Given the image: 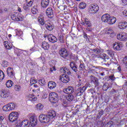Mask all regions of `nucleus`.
Returning a JSON list of instances; mask_svg holds the SVG:
<instances>
[{
  "mask_svg": "<svg viewBox=\"0 0 127 127\" xmlns=\"http://www.w3.org/2000/svg\"><path fill=\"white\" fill-rule=\"evenodd\" d=\"M55 117H56V112L54 110H50L48 111L47 115H40L39 117V120L41 123L47 124L51 120L54 119Z\"/></svg>",
  "mask_w": 127,
  "mask_h": 127,
  "instance_id": "1",
  "label": "nucleus"
},
{
  "mask_svg": "<svg viewBox=\"0 0 127 127\" xmlns=\"http://www.w3.org/2000/svg\"><path fill=\"white\" fill-rule=\"evenodd\" d=\"M16 108V105L14 103H9L4 105L2 107V110L4 112H9V111H14Z\"/></svg>",
  "mask_w": 127,
  "mask_h": 127,
  "instance_id": "2",
  "label": "nucleus"
},
{
  "mask_svg": "<svg viewBox=\"0 0 127 127\" xmlns=\"http://www.w3.org/2000/svg\"><path fill=\"white\" fill-rule=\"evenodd\" d=\"M18 113L17 112H12L10 113L8 116V119L11 123H13L18 119Z\"/></svg>",
  "mask_w": 127,
  "mask_h": 127,
  "instance_id": "3",
  "label": "nucleus"
},
{
  "mask_svg": "<svg viewBox=\"0 0 127 127\" xmlns=\"http://www.w3.org/2000/svg\"><path fill=\"white\" fill-rule=\"evenodd\" d=\"M58 94L55 92H52L49 94V100L51 103L55 104L58 102Z\"/></svg>",
  "mask_w": 127,
  "mask_h": 127,
  "instance_id": "4",
  "label": "nucleus"
},
{
  "mask_svg": "<svg viewBox=\"0 0 127 127\" xmlns=\"http://www.w3.org/2000/svg\"><path fill=\"white\" fill-rule=\"evenodd\" d=\"M99 10V6L97 4H92L89 6L88 11L90 13H96Z\"/></svg>",
  "mask_w": 127,
  "mask_h": 127,
  "instance_id": "5",
  "label": "nucleus"
},
{
  "mask_svg": "<svg viewBox=\"0 0 127 127\" xmlns=\"http://www.w3.org/2000/svg\"><path fill=\"white\" fill-rule=\"evenodd\" d=\"M59 54L61 57H62V58H64V59H66L67 57H68V55H69V53H68L67 50L64 48H63L60 50Z\"/></svg>",
  "mask_w": 127,
  "mask_h": 127,
  "instance_id": "6",
  "label": "nucleus"
},
{
  "mask_svg": "<svg viewBox=\"0 0 127 127\" xmlns=\"http://www.w3.org/2000/svg\"><path fill=\"white\" fill-rule=\"evenodd\" d=\"M117 39L121 41H127V34L125 32L120 33L117 35Z\"/></svg>",
  "mask_w": 127,
  "mask_h": 127,
  "instance_id": "7",
  "label": "nucleus"
},
{
  "mask_svg": "<svg viewBox=\"0 0 127 127\" xmlns=\"http://www.w3.org/2000/svg\"><path fill=\"white\" fill-rule=\"evenodd\" d=\"M6 73L8 77L10 78H13V77H14V71L13 68L11 67H8L7 68Z\"/></svg>",
  "mask_w": 127,
  "mask_h": 127,
  "instance_id": "8",
  "label": "nucleus"
},
{
  "mask_svg": "<svg viewBox=\"0 0 127 127\" xmlns=\"http://www.w3.org/2000/svg\"><path fill=\"white\" fill-rule=\"evenodd\" d=\"M34 0H26V4H24L23 8L24 9H27V8L32 6Z\"/></svg>",
  "mask_w": 127,
  "mask_h": 127,
  "instance_id": "9",
  "label": "nucleus"
},
{
  "mask_svg": "<svg viewBox=\"0 0 127 127\" xmlns=\"http://www.w3.org/2000/svg\"><path fill=\"white\" fill-rule=\"evenodd\" d=\"M30 123L32 127H35L37 125V118L34 116L30 118Z\"/></svg>",
  "mask_w": 127,
  "mask_h": 127,
  "instance_id": "10",
  "label": "nucleus"
},
{
  "mask_svg": "<svg viewBox=\"0 0 127 127\" xmlns=\"http://www.w3.org/2000/svg\"><path fill=\"white\" fill-rule=\"evenodd\" d=\"M113 47L115 50L120 51L123 48V44L122 43L115 42L113 44Z\"/></svg>",
  "mask_w": 127,
  "mask_h": 127,
  "instance_id": "11",
  "label": "nucleus"
},
{
  "mask_svg": "<svg viewBox=\"0 0 127 127\" xmlns=\"http://www.w3.org/2000/svg\"><path fill=\"white\" fill-rule=\"evenodd\" d=\"M60 80L61 82H63V83H68L69 81H70V78H69V76L66 75L65 74H63L60 78Z\"/></svg>",
  "mask_w": 127,
  "mask_h": 127,
  "instance_id": "12",
  "label": "nucleus"
},
{
  "mask_svg": "<svg viewBox=\"0 0 127 127\" xmlns=\"http://www.w3.org/2000/svg\"><path fill=\"white\" fill-rule=\"evenodd\" d=\"M106 59L108 60V59H110V58L108 56H107L105 54H103L101 55L100 58L99 59V63L103 64L105 61H106Z\"/></svg>",
  "mask_w": 127,
  "mask_h": 127,
  "instance_id": "13",
  "label": "nucleus"
},
{
  "mask_svg": "<svg viewBox=\"0 0 127 127\" xmlns=\"http://www.w3.org/2000/svg\"><path fill=\"white\" fill-rule=\"evenodd\" d=\"M64 92L65 94H68V95L72 94L74 93V88L71 86H69L68 88L64 89Z\"/></svg>",
  "mask_w": 127,
  "mask_h": 127,
  "instance_id": "14",
  "label": "nucleus"
},
{
  "mask_svg": "<svg viewBox=\"0 0 127 127\" xmlns=\"http://www.w3.org/2000/svg\"><path fill=\"white\" fill-rule=\"evenodd\" d=\"M48 39L50 42H52V43H55V42H57V38L56 36H54L52 34H49L48 35Z\"/></svg>",
  "mask_w": 127,
  "mask_h": 127,
  "instance_id": "15",
  "label": "nucleus"
},
{
  "mask_svg": "<svg viewBox=\"0 0 127 127\" xmlns=\"http://www.w3.org/2000/svg\"><path fill=\"white\" fill-rule=\"evenodd\" d=\"M91 83H93L95 86H99V80L94 76L91 75L90 77Z\"/></svg>",
  "mask_w": 127,
  "mask_h": 127,
  "instance_id": "16",
  "label": "nucleus"
},
{
  "mask_svg": "<svg viewBox=\"0 0 127 127\" xmlns=\"http://www.w3.org/2000/svg\"><path fill=\"white\" fill-rule=\"evenodd\" d=\"M46 13L49 18H52L53 17V10L52 8H48L46 11Z\"/></svg>",
  "mask_w": 127,
  "mask_h": 127,
  "instance_id": "17",
  "label": "nucleus"
},
{
  "mask_svg": "<svg viewBox=\"0 0 127 127\" xmlns=\"http://www.w3.org/2000/svg\"><path fill=\"white\" fill-rule=\"evenodd\" d=\"M110 15L109 14H105L102 15L101 17V20L103 22H109V20L110 19Z\"/></svg>",
  "mask_w": 127,
  "mask_h": 127,
  "instance_id": "18",
  "label": "nucleus"
},
{
  "mask_svg": "<svg viewBox=\"0 0 127 127\" xmlns=\"http://www.w3.org/2000/svg\"><path fill=\"white\" fill-rule=\"evenodd\" d=\"M45 26L47 29H48V30H49V31L53 30V29L54 28V25H53V23H52L51 22H47L45 24Z\"/></svg>",
  "mask_w": 127,
  "mask_h": 127,
  "instance_id": "19",
  "label": "nucleus"
},
{
  "mask_svg": "<svg viewBox=\"0 0 127 127\" xmlns=\"http://www.w3.org/2000/svg\"><path fill=\"white\" fill-rule=\"evenodd\" d=\"M70 66L72 70L74 71V72H75V73H76V72H78V66L74 62H71L70 63Z\"/></svg>",
  "mask_w": 127,
  "mask_h": 127,
  "instance_id": "20",
  "label": "nucleus"
},
{
  "mask_svg": "<svg viewBox=\"0 0 127 127\" xmlns=\"http://www.w3.org/2000/svg\"><path fill=\"white\" fill-rule=\"evenodd\" d=\"M30 125V123H29V121H28V120H26L21 122V123L20 124V127H29Z\"/></svg>",
  "mask_w": 127,
  "mask_h": 127,
  "instance_id": "21",
  "label": "nucleus"
},
{
  "mask_svg": "<svg viewBox=\"0 0 127 127\" xmlns=\"http://www.w3.org/2000/svg\"><path fill=\"white\" fill-rule=\"evenodd\" d=\"M118 27L120 29H125L127 27V22L126 21H122L119 23Z\"/></svg>",
  "mask_w": 127,
  "mask_h": 127,
  "instance_id": "22",
  "label": "nucleus"
},
{
  "mask_svg": "<svg viewBox=\"0 0 127 127\" xmlns=\"http://www.w3.org/2000/svg\"><path fill=\"white\" fill-rule=\"evenodd\" d=\"M27 98L28 100H29V101H31V102H35V101L37 100V97L33 94H29Z\"/></svg>",
  "mask_w": 127,
  "mask_h": 127,
  "instance_id": "23",
  "label": "nucleus"
},
{
  "mask_svg": "<svg viewBox=\"0 0 127 127\" xmlns=\"http://www.w3.org/2000/svg\"><path fill=\"white\" fill-rule=\"evenodd\" d=\"M48 86L49 89L52 90L54 89V88H56V83L54 81H49Z\"/></svg>",
  "mask_w": 127,
  "mask_h": 127,
  "instance_id": "24",
  "label": "nucleus"
},
{
  "mask_svg": "<svg viewBox=\"0 0 127 127\" xmlns=\"http://www.w3.org/2000/svg\"><path fill=\"white\" fill-rule=\"evenodd\" d=\"M42 47L45 50H48V49H49V47H50V45L47 42L44 41L42 43Z\"/></svg>",
  "mask_w": 127,
  "mask_h": 127,
  "instance_id": "25",
  "label": "nucleus"
},
{
  "mask_svg": "<svg viewBox=\"0 0 127 127\" xmlns=\"http://www.w3.org/2000/svg\"><path fill=\"white\" fill-rule=\"evenodd\" d=\"M41 4L42 7H46L47 6H48V4H49V0H42Z\"/></svg>",
  "mask_w": 127,
  "mask_h": 127,
  "instance_id": "26",
  "label": "nucleus"
},
{
  "mask_svg": "<svg viewBox=\"0 0 127 127\" xmlns=\"http://www.w3.org/2000/svg\"><path fill=\"white\" fill-rule=\"evenodd\" d=\"M117 21V18L115 17H110L109 20L108 21V24H114Z\"/></svg>",
  "mask_w": 127,
  "mask_h": 127,
  "instance_id": "27",
  "label": "nucleus"
},
{
  "mask_svg": "<svg viewBox=\"0 0 127 127\" xmlns=\"http://www.w3.org/2000/svg\"><path fill=\"white\" fill-rule=\"evenodd\" d=\"M4 45L6 49H7L8 50H10V49L12 48V46H11V44L8 43V41H4Z\"/></svg>",
  "mask_w": 127,
  "mask_h": 127,
  "instance_id": "28",
  "label": "nucleus"
},
{
  "mask_svg": "<svg viewBox=\"0 0 127 127\" xmlns=\"http://www.w3.org/2000/svg\"><path fill=\"white\" fill-rule=\"evenodd\" d=\"M66 99L68 102H72V101H74L75 99V97L73 94H68L67 96H66Z\"/></svg>",
  "mask_w": 127,
  "mask_h": 127,
  "instance_id": "29",
  "label": "nucleus"
},
{
  "mask_svg": "<svg viewBox=\"0 0 127 127\" xmlns=\"http://www.w3.org/2000/svg\"><path fill=\"white\" fill-rule=\"evenodd\" d=\"M84 21L85 23V24L88 26V27H91L92 26V24L91 23V22L89 21V19L87 18H83Z\"/></svg>",
  "mask_w": 127,
  "mask_h": 127,
  "instance_id": "30",
  "label": "nucleus"
},
{
  "mask_svg": "<svg viewBox=\"0 0 127 127\" xmlns=\"http://www.w3.org/2000/svg\"><path fill=\"white\" fill-rule=\"evenodd\" d=\"M12 85H13V82L10 80H7L6 82V86L7 88H11V87H12Z\"/></svg>",
  "mask_w": 127,
  "mask_h": 127,
  "instance_id": "31",
  "label": "nucleus"
},
{
  "mask_svg": "<svg viewBox=\"0 0 127 127\" xmlns=\"http://www.w3.org/2000/svg\"><path fill=\"white\" fill-rule=\"evenodd\" d=\"M87 6V4L86 3L81 2L79 4V8H80V9H84L86 8V7Z\"/></svg>",
  "mask_w": 127,
  "mask_h": 127,
  "instance_id": "32",
  "label": "nucleus"
},
{
  "mask_svg": "<svg viewBox=\"0 0 127 127\" xmlns=\"http://www.w3.org/2000/svg\"><path fill=\"white\" fill-rule=\"evenodd\" d=\"M59 40L61 42V43H64V36H63V34H59Z\"/></svg>",
  "mask_w": 127,
  "mask_h": 127,
  "instance_id": "33",
  "label": "nucleus"
},
{
  "mask_svg": "<svg viewBox=\"0 0 127 127\" xmlns=\"http://www.w3.org/2000/svg\"><path fill=\"white\" fill-rule=\"evenodd\" d=\"M24 18V17L23 16V15H21V14L19 13L17 15V21H22Z\"/></svg>",
  "mask_w": 127,
  "mask_h": 127,
  "instance_id": "34",
  "label": "nucleus"
},
{
  "mask_svg": "<svg viewBox=\"0 0 127 127\" xmlns=\"http://www.w3.org/2000/svg\"><path fill=\"white\" fill-rule=\"evenodd\" d=\"M17 13L13 14L11 16V18L12 19V20H14V21H17Z\"/></svg>",
  "mask_w": 127,
  "mask_h": 127,
  "instance_id": "35",
  "label": "nucleus"
},
{
  "mask_svg": "<svg viewBox=\"0 0 127 127\" xmlns=\"http://www.w3.org/2000/svg\"><path fill=\"white\" fill-rule=\"evenodd\" d=\"M83 92L82 91L81 88H78L76 91V95L77 96H82L83 94Z\"/></svg>",
  "mask_w": 127,
  "mask_h": 127,
  "instance_id": "36",
  "label": "nucleus"
},
{
  "mask_svg": "<svg viewBox=\"0 0 127 127\" xmlns=\"http://www.w3.org/2000/svg\"><path fill=\"white\" fill-rule=\"evenodd\" d=\"M3 79H4V73L2 70H0V82H1Z\"/></svg>",
  "mask_w": 127,
  "mask_h": 127,
  "instance_id": "37",
  "label": "nucleus"
},
{
  "mask_svg": "<svg viewBox=\"0 0 127 127\" xmlns=\"http://www.w3.org/2000/svg\"><path fill=\"white\" fill-rule=\"evenodd\" d=\"M14 89L17 92H19L21 90V87L19 85H15L14 86Z\"/></svg>",
  "mask_w": 127,
  "mask_h": 127,
  "instance_id": "38",
  "label": "nucleus"
},
{
  "mask_svg": "<svg viewBox=\"0 0 127 127\" xmlns=\"http://www.w3.org/2000/svg\"><path fill=\"white\" fill-rule=\"evenodd\" d=\"M4 122H5V120L4 119V117L0 116V124L1 126H3L4 125Z\"/></svg>",
  "mask_w": 127,
  "mask_h": 127,
  "instance_id": "39",
  "label": "nucleus"
},
{
  "mask_svg": "<svg viewBox=\"0 0 127 127\" xmlns=\"http://www.w3.org/2000/svg\"><path fill=\"white\" fill-rule=\"evenodd\" d=\"M107 54H108V55H110V57H114V55H115V52L112 50H108L107 51Z\"/></svg>",
  "mask_w": 127,
  "mask_h": 127,
  "instance_id": "40",
  "label": "nucleus"
},
{
  "mask_svg": "<svg viewBox=\"0 0 127 127\" xmlns=\"http://www.w3.org/2000/svg\"><path fill=\"white\" fill-rule=\"evenodd\" d=\"M0 96L1 98H7V97H8L9 95H8V94L2 91L1 93Z\"/></svg>",
  "mask_w": 127,
  "mask_h": 127,
  "instance_id": "41",
  "label": "nucleus"
},
{
  "mask_svg": "<svg viewBox=\"0 0 127 127\" xmlns=\"http://www.w3.org/2000/svg\"><path fill=\"white\" fill-rule=\"evenodd\" d=\"M39 83L42 86H43V85H45V84L46 83L45 82V79H44V78H42V79L39 80Z\"/></svg>",
  "mask_w": 127,
  "mask_h": 127,
  "instance_id": "42",
  "label": "nucleus"
},
{
  "mask_svg": "<svg viewBox=\"0 0 127 127\" xmlns=\"http://www.w3.org/2000/svg\"><path fill=\"white\" fill-rule=\"evenodd\" d=\"M107 34H113L114 33V30L112 28H110L108 29V30L106 31Z\"/></svg>",
  "mask_w": 127,
  "mask_h": 127,
  "instance_id": "43",
  "label": "nucleus"
},
{
  "mask_svg": "<svg viewBox=\"0 0 127 127\" xmlns=\"http://www.w3.org/2000/svg\"><path fill=\"white\" fill-rule=\"evenodd\" d=\"M31 11H32V13H33V14H36V13H37V12H38V10H37V8H36L35 7H33L31 9Z\"/></svg>",
  "mask_w": 127,
  "mask_h": 127,
  "instance_id": "44",
  "label": "nucleus"
},
{
  "mask_svg": "<svg viewBox=\"0 0 127 127\" xmlns=\"http://www.w3.org/2000/svg\"><path fill=\"white\" fill-rule=\"evenodd\" d=\"M109 89V84L105 83L103 86V91H107Z\"/></svg>",
  "mask_w": 127,
  "mask_h": 127,
  "instance_id": "45",
  "label": "nucleus"
},
{
  "mask_svg": "<svg viewBox=\"0 0 127 127\" xmlns=\"http://www.w3.org/2000/svg\"><path fill=\"white\" fill-rule=\"evenodd\" d=\"M16 35H17L18 36H22L23 34V32H22L21 30H17V31L16 32Z\"/></svg>",
  "mask_w": 127,
  "mask_h": 127,
  "instance_id": "46",
  "label": "nucleus"
},
{
  "mask_svg": "<svg viewBox=\"0 0 127 127\" xmlns=\"http://www.w3.org/2000/svg\"><path fill=\"white\" fill-rule=\"evenodd\" d=\"M85 69V65L84 64H80L79 67L80 71H83Z\"/></svg>",
  "mask_w": 127,
  "mask_h": 127,
  "instance_id": "47",
  "label": "nucleus"
},
{
  "mask_svg": "<svg viewBox=\"0 0 127 127\" xmlns=\"http://www.w3.org/2000/svg\"><path fill=\"white\" fill-rule=\"evenodd\" d=\"M37 110H39V111H41L42 109H43V105L41 104H39L37 105Z\"/></svg>",
  "mask_w": 127,
  "mask_h": 127,
  "instance_id": "48",
  "label": "nucleus"
},
{
  "mask_svg": "<svg viewBox=\"0 0 127 127\" xmlns=\"http://www.w3.org/2000/svg\"><path fill=\"white\" fill-rule=\"evenodd\" d=\"M38 21L40 23V24H41V25H44V20L43 19V18H38Z\"/></svg>",
  "mask_w": 127,
  "mask_h": 127,
  "instance_id": "49",
  "label": "nucleus"
},
{
  "mask_svg": "<svg viewBox=\"0 0 127 127\" xmlns=\"http://www.w3.org/2000/svg\"><path fill=\"white\" fill-rule=\"evenodd\" d=\"M30 85H33L34 84H36V83H37V81H36V79L31 78L30 80Z\"/></svg>",
  "mask_w": 127,
  "mask_h": 127,
  "instance_id": "50",
  "label": "nucleus"
},
{
  "mask_svg": "<svg viewBox=\"0 0 127 127\" xmlns=\"http://www.w3.org/2000/svg\"><path fill=\"white\" fill-rule=\"evenodd\" d=\"M64 71H65V74H68V75H70L71 74V71H70V69L69 68H67L66 67H64Z\"/></svg>",
  "mask_w": 127,
  "mask_h": 127,
  "instance_id": "51",
  "label": "nucleus"
},
{
  "mask_svg": "<svg viewBox=\"0 0 127 127\" xmlns=\"http://www.w3.org/2000/svg\"><path fill=\"white\" fill-rule=\"evenodd\" d=\"M123 63L127 68V56H126L123 59Z\"/></svg>",
  "mask_w": 127,
  "mask_h": 127,
  "instance_id": "52",
  "label": "nucleus"
},
{
  "mask_svg": "<svg viewBox=\"0 0 127 127\" xmlns=\"http://www.w3.org/2000/svg\"><path fill=\"white\" fill-rule=\"evenodd\" d=\"M107 125L108 127H111L114 125V122L113 121H109Z\"/></svg>",
  "mask_w": 127,
  "mask_h": 127,
  "instance_id": "53",
  "label": "nucleus"
},
{
  "mask_svg": "<svg viewBox=\"0 0 127 127\" xmlns=\"http://www.w3.org/2000/svg\"><path fill=\"white\" fill-rule=\"evenodd\" d=\"M61 73L62 74H65V67H62L60 69Z\"/></svg>",
  "mask_w": 127,
  "mask_h": 127,
  "instance_id": "54",
  "label": "nucleus"
},
{
  "mask_svg": "<svg viewBox=\"0 0 127 127\" xmlns=\"http://www.w3.org/2000/svg\"><path fill=\"white\" fill-rule=\"evenodd\" d=\"M93 51L94 52H95V53H96L97 54H98V53H100V52H101V51H100V49H94L93 50Z\"/></svg>",
  "mask_w": 127,
  "mask_h": 127,
  "instance_id": "55",
  "label": "nucleus"
},
{
  "mask_svg": "<svg viewBox=\"0 0 127 127\" xmlns=\"http://www.w3.org/2000/svg\"><path fill=\"white\" fill-rule=\"evenodd\" d=\"M109 78L110 79V80H112V81H114V80H116V77L114 76V75L109 76Z\"/></svg>",
  "mask_w": 127,
  "mask_h": 127,
  "instance_id": "56",
  "label": "nucleus"
},
{
  "mask_svg": "<svg viewBox=\"0 0 127 127\" xmlns=\"http://www.w3.org/2000/svg\"><path fill=\"white\" fill-rule=\"evenodd\" d=\"M47 97H48V94H47V93L45 92V93L43 94V99H46Z\"/></svg>",
  "mask_w": 127,
  "mask_h": 127,
  "instance_id": "57",
  "label": "nucleus"
},
{
  "mask_svg": "<svg viewBox=\"0 0 127 127\" xmlns=\"http://www.w3.org/2000/svg\"><path fill=\"white\" fill-rule=\"evenodd\" d=\"M2 64H3L5 67H6V66L8 65V63H7V61H3Z\"/></svg>",
  "mask_w": 127,
  "mask_h": 127,
  "instance_id": "58",
  "label": "nucleus"
},
{
  "mask_svg": "<svg viewBox=\"0 0 127 127\" xmlns=\"http://www.w3.org/2000/svg\"><path fill=\"white\" fill-rule=\"evenodd\" d=\"M122 2L123 5H127V0H122Z\"/></svg>",
  "mask_w": 127,
  "mask_h": 127,
  "instance_id": "59",
  "label": "nucleus"
},
{
  "mask_svg": "<svg viewBox=\"0 0 127 127\" xmlns=\"http://www.w3.org/2000/svg\"><path fill=\"white\" fill-rule=\"evenodd\" d=\"M86 89L87 87L86 86H83L82 88H81L82 92H83V93L85 92V91H86Z\"/></svg>",
  "mask_w": 127,
  "mask_h": 127,
  "instance_id": "60",
  "label": "nucleus"
},
{
  "mask_svg": "<svg viewBox=\"0 0 127 127\" xmlns=\"http://www.w3.org/2000/svg\"><path fill=\"white\" fill-rule=\"evenodd\" d=\"M51 72H53V71H56V69L55 68V67L53 66L52 68H50Z\"/></svg>",
  "mask_w": 127,
  "mask_h": 127,
  "instance_id": "61",
  "label": "nucleus"
},
{
  "mask_svg": "<svg viewBox=\"0 0 127 127\" xmlns=\"http://www.w3.org/2000/svg\"><path fill=\"white\" fill-rule=\"evenodd\" d=\"M68 4L69 5H73V1H72V0H70V1H68Z\"/></svg>",
  "mask_w": 127,
  "mask_h": 127,
  "instance_id": "62",
  "label": "nucleus"
},
{
  "mask_svg": "<svg viewBox=\"0 0 127 127\" xmlns=\"http://www.w3.org/2000/svg\"><path fill=\"white\" fill-rule=\"evenodd\" d=\"M123 14L125 15V16H127V11H123Z\"/></svg>",
  "mask_w": 127,
  "mask_h": 127,
  "instance_id": "63",
  "label": "nucleus"
},
{
  "mask_svg": "<svg viewBox=\"0 0 127 127\" xmlns=\"http://www.w3.org/2000/svg\"><path fill=\"white\" fill-rule=\"evenodd\" d=\"M40 59L42 60V61L44 62V61H45V59L44 58V57H41Z\"/></svg>",
  "mask_w": 127,
  "mask_h": 127,
  "instance_id": "64",
  "label": "nucleus"
}]
</instances>
